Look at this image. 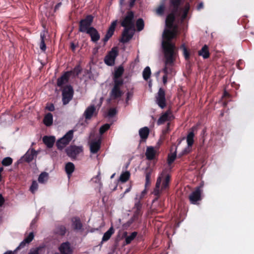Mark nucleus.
Wrapping results in <instances>:
<instances>
[{"label": "nucleus", "instance_id": "nucleus-10", "mask_svg": "<svg viewBox=\"0 0 254 254\" xmlns=\"http://www.w3.org/2000/svg\"><path fill=\"white\" fill-rule=\"evenodd\" d=\"M156 102L161 109H164L166 106V100L165 97V91L160 88L156 96Z\"/></svg>", "mask_w": 254, "mask_h": 254}, {"label": "nucleus", "instance_id": "nucleus-26", "mask_svg": "<svg viewBox=\"0 0 254 254\" xmlns=\"http://www.w3.org/2000/svg\"><path fill=\"white\" fill-rule=\"evenodd\" d=\"M96 108L94 105H91L88 107L85 111L84 115L86 120L90 119L94 112L95 111Z\"/></svg>", "mask_w": 254, "mask_h": 254}, {"label": "nucleus", "instance_id": "nucleus-62", "mask_svg": "<svg viewBox=\"0 0 254 254\" xmlns=\"http://www.w3.org/2000/svg\"><path fill=\"white\" fill-rule=\"evenodd\" d=\"M170 126V123H168L167 125L166 129L163 131L164 133H167L169 131Z\"/></svg>", "mask_w": 254, "mask_h": 254}, {"label": "nucleus", "instance_id": "nucleus-16", "mask_svg": "<svg viewBox=\"0 0 254 254\" xmlns=\"http://www.w3.org/2000/svg\"><path fill=\"white\" fill-rule=\"evenodd\" d=\"M86 33L90 36L91 40L93 43H96L100 38V34L97 30L94 27H91Z\"/></svg>", "mask_w": 254, "mask_h": 254}, {"label": "nucleus", "instance_id": "nucleus-19", "mask_svg": "<svg viewBox=\"0 0 254 254\" xmlns=\"http://www.w3.org/2000/svg\"><path fill=\"white\" fill-rule=\"evenodd\" d=\"M59 250L61 254H72V250L68 242L62 243L59 248Z\"/></svg>", "mask_w": 254, "mask_h": 254}, {"label": "nucleus", "instance_id": "nucleus-63", "mask_svg": "<svg viewBox=\"0 0 254 254\" xmlns=\"http://www.w3.org/2000/svg\"><path fill=\"white\" fill-rule=\"evenodd\" d=\"M62 5V3L61 2H59L55 6V8H54V11H56V10H57L58 9H59V8H60V7Z\"/></svg>", "mask_w": 254, "mask_h": 254}, {"label": "nucleus", "instance_id": "nucleus-36", "mask_svg": "<svg viewBox=\"0 0 254 254\" xmlns=\"http://www.w3.org/2000/svg\"><path fill=\"white\" fill-rule=\"evenodd\" d=\"M130 174L128 171L123 172L120 175L119 180L122 183H125L130 178Z\"/></svg>", "mask_w": 254, "mask_h": 254}, {"label": "nucleus", "instance_id": "nucleus-56", "mask_svg": "<svg viewBox=\"0 0 254 254\" xmlns=\"http://www.w3.org/2000/svg\"><path fill=\"white\" fill-rule=\"evenodd\" d=\"M244 64V62L242 60H239L237 63V67L239 69H243V65Z\"/></svg>", "mask_w": 254, "mask_h": 254}, {"label": "nucleus", "instance_id": "nucleus-17", "mask_svg": "<svg viewBox=\"0 0 254 254\" xmlns=\"http://www.w3.org/2000/svg\"><path fill=\"white\" fill-rule=\"evenodd\" d=\"M37 155V152L33 148L29 149L22 158V160L27 163L31 162Z\"/></svg>", "mask_w": 254, "mask_h": 254}, {"label": "nucleus", "instance_id": "nucleus-9", "mask_svg": "<svg viewBox=\"0 0 254 254\" xmlns=\"http://www.w3.org/2000/svg\"><path fill=\"white\" fill-rule=\"evenodd\" d=\"M202 190L201 187H196L189 195V199L191 204H197V202L201 200V193Z\"/></svg>", "mask_w": 254, "mask_h": 254}, {"label": "nucleus", "instance_id": "nucleus-49", "mask_svg": "<svg viewBox=\"0 0 254 254\" xmlns=\"http://www.w3.org/2000/svg\"><path fill=\"white\" fill-rule=\"evenodd\" d=\"M12 161L13 160H12V158H11L10 157H7L4 158L2 160L1 163L3 166H9L11 164V163H12Z\"/></svg>", "mask_w": 254, "mask_h": 254}, {"label": "nucleus", "instance_id": "nucleus-55", "mask_svg": "<svg viewBox=\"0 0 254 254\" xmlns=\"http://www.w3.org/2000/svg\"><path fill=\"white\" fill-rule=\"evenodd\" d=\"M73 71L76 75H78L81 71L80 66L79 65L76 66L73 69Z\"/></svg>", "mask_w": 254, "mask_h": 254}, {"label": "nucleus", "instance_id": "nucleus-31", "mask_svg": "<svg viewBox=\"0 0 254 254\" xmlns=\"http://www.w3.org/2000/svg\"><path fill=\"white\" fill-rule=\"evenodd\" d=\"M149 133V129L147 127L141 128L139 130V134L140 138L142 139L147 138Z\"/></svg>", "mask_w": 254, "mask_h": 254}, {"label": "nucleus", "instance_id": "nucleus-6", "mask_svg": "<svg viewBox=\"0 0 254 254\" xmlns=\"http://www.w3.org/2000/svg\"><path fill=\"white\" fill-rule=\"evenodd\" d=\"M94 17L92 15H87L85 18L82 19L79 22V31L80 32L86 33L89 29L92 27L91 26Z\"/></svg>", "mask_w": 254, "mask_h": 254}, {"label": "nucleus", "instance_id": "nucleus-5", "mask_svg": "<svg viewBox=\"0 0 254 254\" xmlns=\"http://www.w3.org/2000/svg\"><path fill=\"white\" fill-rule=\"evenodd\" d=\"M62 102L64 105L67 104L72 99L74 90L70 85H67L62 89Z\"/></svg>", "mask_w": 254, "mask_h": 254}, {"label": "nucleus", "instance_id": "nucleus-29", "mask_svg": "<svg viewBox=\"0 0 254 254\" xmlns=\"http://www.w3.org/2000/svg\"><path fill=\"white\" fill-rule=\"evenodd\" d=\"M53 123V116L51 113H47L43 119V123L47 127L51 126Z\"/></svg>", "mask_w": 254, "mask_h": 254}, {"label": "nucleus", "instance_id": "nucleus-51", "mask_svg": "<svg viewBox=\"0 0 254 254\" xmlns=\"http://www.w3.org/2000/svg\"><path fill=\"white\" fill-rule=\"evenodd\" d=\"M165 6L164 4L160 5L156 9V13L159 15H163L164 13Z\"/></svg>", "mask_w": 254, "mask_h": 254}, {"label": "nucleus", "instance_id": "nucleus-39", "mask_svg": "<svg viewBox=\"0 0 254 254\" xmlns=\"http://www.w3.org/2000/svg\"><path fill=\"white\" fill-rule=\"evenodd\" d=\"M181 49L183 50V55L186 60L188 61L190 58V53L184 44L181 46Z\"/></svg>", "mask_w": 254, "mask_h": 254}, {"label": "nucleus", "instance_id": "nucleus-21", "mask_svg": "<svg viewBox=\"0 0 254 254\" xmlns=\"http://www.w3.org/2000/svg\"><path fill=\"white\" fill-rule=\"evenodd\" d=\"M101 144V140L100 139L91 142L90 145V152L93 154L97 153L100 149Z\"/></svg>", "mask_w": 254, "mask_h": 254}, {"label": "nucleus", "instance_id": "nucleus-48", "mask_svg": "<svg viewBox=\"0 0 254 254\" xmlns=\"http://www.w3.org/2000/svg\"><path fill=\"white\" fill-rule=\"evenodd\" d=\"M110 127V125L109 124H106L103 126H102L99 129V133L101 135L104 134L106 131H107Z\"/></svg>", "mask_w": 254, "mask_h": 254}, {"label": "nucleus", "instance_id": "nucleus-59", "mask_svg": "<svg viewBox=\"0 0 254 254\" xmlns=\"http://www.w3.org/2000/svg\"><path fill=\"white\" fill-rule=\"evenodd\" d=\"M95 179L94 182L96 183H100V173H99L98 175L96 176L93 180Z\"/></svg>", "mask_w": 254, "mask_h": 254}, {"label": "nucleus", "instance_id": "nucleus-11", "mask_svg": "<svg viewBox=\"0 0 254 254\" xmlns=\"http://www.w3.org/2000/svg\"><path fill=\"white\" fill-rule=\"evenodd\" d=\"M134 31L135 29L124 28L122 34V38L120 39V42L124 44L129 41L132 39Z\"/></svg>", "mask_w": 254, "mask_h": 254}, {"label": "nucleus", "instance_id": "nucleus-3", "mask_svg": "<svg viewBox=\"0 0 254 254\" xmlns=\"http://www.w3.org/2000/svg\"><path fill=\"white\" fill-rule=\"evenodd\" d=\"M181 0H170L169 10L170 13L167 16L165 21L166 26L169 29H172L176 18V15L178 12Z\"/></svg>", "mask_w": 254, "mask_h": 254}, {"label": "nucleus", "instance_id": "nucleus-23", "mask_svg": "<svg viewBox=\"0 0 254 254\" xmlns=\"http://www.w3.org/2000/svg\"><path fill=\"white\" fill-rule=\"evenodd\" d=\"M137 235V232H133L131 233L129 236L127 235V232H125L124 233L123 237L125 238V241L124 243V245H127L131 243Z\"/></svg>", "mask_w": 254, "mask_h": 254}, {"label": "nucleus", "instance_id": "nucleus-8", "mask_svg": "<svg viewBox=\"0 0 254 254\" xmlns=\"http://www.w3.org/2000/svg\"><path fill=\"white\" fill-rule=\"evenodd\" d=\"M73 132L72 130H69L62 138L59 139L56 145L59 149H63L69 142L73 137Z\"/></svg>", "mask_w": 254, "mask_h": 254}, {"label": "nucleus", "instance_id": "nucleus-60", "mask_svg": "<svg viewBox=\"0 0 254 254\" xmlns=\"http://www.w3.org/2000/svg\"><path fill=\"white\" fill-rule=\"evenodd\" d=\"M4 202V198L1 194H0V207L1 206Z\"/></svg>", "mask_w": 254, "mask_h": 254}, {"label": "nucleus", "instance_id": "nucleus-47", "mask_svg": "<svg viewBox=\"0 0 254 254\" xmlns=\"http://www.w3.org/2000/svg\"><path fill=\"white\" fill-rule=\"evenodd\" d=\"M177 157L176 152H174L171 154H169L168 156V163L169 165L172 164Z\"/></svg>", "mask_w": 254, "mask_h": 254}, {"label": "nucleus", "instance_id": "nucleus-15", "mask_svg": "<svg viewBox=\"0 0 254 254\" xmlns=\"http://www.w3.org/2000/svg\"><path fill=\"white\" fill-rule=\"evenodd\" d=\"M174 118L171 110H168L161 115L158 119L157 124L158 125L164 124L166 122L171 121Z\"/></svg>", "mask_w": 254, "mask_h": 254}, {"label": "nucleus", "instance_id": "nucleus-42", "mask_svg": "<svg viewBox=\"0 0 254 254\" xmlns=\"http://www.w3.org/2000/svg\"><path fill=\"white\" fill-rule=\"evenodd\" d=\"M48 174L46 172H42L38 177V181L40 183H44L48 180Z\"/></svg>", "mask_w": 254, "mask_h": 254}, {"label": "nucleus", "instance_id": "nucleus-54", "mask_svg": "<svg viewBox=\"0 0 254 254\" xmlns=\"http://www.w3.org/2000/svg\"><path fill=\"white\" fill-rule=\"evenodd\" d=\"M134 207L135 209V210L142 211V204L140 201H137L135 203Z\"/></svg>", "mask_w": 254, "mask_h": 254}, {"label": "nucleus", "instance_id": "nucleus-22", "mask_svg": "<svg viewBox=\"0 0 254 254\" xmlns=\"http://www.w3.org/2000/svg\"><path fill=\"white\" fill-rule=\"evenodd\" d=\"M34 235L33 232L29 234L21 242L18 247H17V251L25 247L27 244H29L34 239Z\"/></svg>", "mask_w": 254, "mask_h": 254}, {"label": "nucleus", "instance_id": "nucleus-50", "mask_svg": "<svg viewBox=\"0 0 254 254\" xmlns=\"http://www.w3.org/2000/svg\"><path fill=\"white\" fill-rule=\"evenodd\" d=\"M42 249L43 247L41 246L31 249L28 254H39L40 251Z\"/></svg>", "mask_w": 254, "mask_h": 254}, {"label": "nucleus", "instance_id": "nucleus-2", "mask_svg": "<svg viewBox=\"0 0 254 254\" xmlns=\"http://www.w3.org/2000/svg\"><path fill=\"white\" fill-rule=\"evenodd\" d=\"M171 180V176L165 172H162L157 178L153 194L158 198L162 191L168 189Z\"/></svg>", "mask_w": 254, "mask_h": 254}, {"label": "nucleus", "instance_id": "nucleus-13", "mask_svg": "<svg viewBox=\"0 0 254 254\" xmlns=\"http://www.w3.org/2000/svg\"><path fill=\"white\" fill-rule=\"evenodd\" d=\"M118 23V20H115L113 21L111 25L110 26L109 29L107 30V32L104 37V38L102 39L103 42H104V44L105 45L108 41L112 37L114 33V31L115 30V28Z\"/></svg>", "mask_w": 254, "mask_h": 254}, {"label": "nucleus", "instance_id": "nucleus-53", "mask_svg": "<svg viewBox=\"0 0 254 254\" xmlns=\"http://www.w3.org/2000/svg\"><path fill=\"white\" fill-rule=\"evenodd\" d=\"M55 106L54 105L53 103H47L46 106V109L49 111L53 112L55 110Z\"/></svg>", "mask_w": 254, "mask_h": 254}, {"label": "nucleus", "instance_id": "nucleus-20", "mask_svg": "<svg viewBox=\"0 0 254 254\" xmlns=\"http://www.w3.org/2000/svg\"><path fill=\"white\" fill-rule=\"evenodd\" d=\"M123 94V92L120 88L113 87L110 93V100H116L121 98Z\"/></svg>", "mask_w": 254, "mask_h": 254}, {"label": "nucleus", "instance_id": "nucleus-44", "mask_svg": "<svg viewBox=\"0 0 254 254\" xmlns=\"http://www.w3.org/2000/svg\"><path fill=\"white\" fill-rule=\"evenodd\" d=\"M113 80H114L113 87L120 88V87L121 86H122L124 84V80L122 78H115L113 77Z\"/></svg>", "mask_w": 254, "mask_h": 254}, {"label": "nucleus", "instance_id": "nucleus-27", "mask_svg": "<svg viewBox=\"0 0 254 254\" xmlns=\"http://www.w3.org/2000/svg\"><path fill=\"white\" fill-rule=\"evenodd\" d=\"M115 233V230L113 227H111L109 230L106 232L102 239L101 244L108 241L111 237L112 235Z\"/></svg>", "mask_w": 254, "mask_h": 254}, {"label": "nucleus", "instance_id": "nucleus-64", "mask_svg": "<svg viewBox=\"0 0 254 254\" xmlns=\"http://www.w3.org/2000/svg\"><path fill=\"white\" fill-rule=\"evenodd\" d=\"M203 7V4L202 2H200V3H198V4L197 6V8L198 10H200L201 8H202Z\"/></svg>", "mask_w": 254, "mask_h": 254}, {"label": "nucleus", "instance_id": "nucleus-35", "mask_svg": "<svg viewBox=\"0 0 254 254\" xmlns=\"http://www.w3.org/2000/svg\"><path fill=\"white\" fill-rule=\"evenodd\" d=\"M72 226L75 230H79L81 229L82 224L79 218L77 217L74 218V220H73Z\"/></svg>", "mask_w": 254, "mask_h": 254}, {"label": "nucleus", "instance_id": "nucleus-4", "mask_svg": "<svg viewBox=\"0 0 254 254\" xmlns=\"http://www.w3.org/2000/svg\"><path fill=\"white\" fill-rule=\"evenodd\" d=\"M176 33L174 31L172 30V29H165L163 34V38L164 40L162 41V46L165 53V48L169 46V44L172 46V48L174 52H177L176 50V47L174 43L171 42V40L175 37Z\"/></svg>", "mask_w": 254, "mask_h": 254}, {"label": "nucleus", "instance_id": "nucleus-34", "mask_svg": "<svg viewBox=\"0 0 254 254\" xmlns=\"http://www.w3.org/2000/svg\"><path fill=\"white\" fill-rule=\"evenodd\" d=\"M55 233L62 236H64L66 233V228L63 225L58 226L55 230Z\"/></svg>", "mask_w": 254, "mask_h": 254}, {"label": "nucleus", "instance_id": "nucleus-38", "mask_svg": "<svg viewBox=\"0 0 254 254\" xmlns=\"http://www.w3.org/2000/svg\"><path fill=\"white\" fill-rule=\"evenodd\" d=\"M151 69L149 66H146L143 70L142 75L145 80H147L151 75Z\"/></svg>", "mask_w": 254, "mask_h": 254}, {"label": "nucleus", "instance_id": "nucleus-25", "mask_svg": "<svg viewBox=\"0 0 254 254\" xmlns=\"http://www.w3.org/2000/svg\"><path fill=\"white\" fill-rule=\"evenodd\" d=\"M156 154V151L154 148L152 147H148L145 152L146 159L148 160H152L154 159Z\"/></svg>", "mask_w": 254, "mask_h": 254}, {"label": "nucleus", "instance_id": "nucleus-18", "mask_svg": "<svg viewBox=\"0 0 254 254\" xmlns=\"http://www.w3.org/2000/svg\"><path fill=\"white\" fill-rule=\"evenodd\" d=\"M70 72L67 71L64 73L60 77L57 79V84L58 87L63 88V85L68 82Z\"/></svg>", "mask_w": 254, "mask_h": 254}, {"label": "nucleus", "instance_id": "nucleus-41", "mask_svg": "<svg viewBox=\"0 0 254 254\" xmlns=\"http://www.w3.org/2000/svg\"><path fill=\"white\" fill-rule=\"evenodd\" d=\"M145 186H147L150 184V178L152 171L150 169H146L145 171Z\"/></svg>", "mask_w": 254, "mask_h": 254}, {"label": "nucleus", "instance_id": "nucleus-40", "mask_svg": "<svg viewBox=\"0 0 254 254\" xmlns=\"http://www.w3.org/2000/svg\"><path fill=\"white\" fill-rule=\"evenodd\" d=\"M190 10V4L189 3L186 4L184 7L183 14L181 16V20L183 21L187 17L189 11Z\"/></svg>", "mask_w": 254, "mask_h": 254}, {"label": "nucleus", "instance_id": "nucleus-57", "mask_svg": "<svg viewBox=\"0 0 254 254\" xmlns=\"http://www.w3.org/2000/svg\"><path fill=\"white\" fill-rule=\"evenodd\" d=\"M132 93L131 92H127V93L126 103H127L129 100L132 97Z\"/></svg>", "mask_w": 254, "mask_h": 254}, {"label": "nucleus", "instance_id": "nucleus-46", "mask_svg": "<svg viewBox=\"0 0 254 254\" xmlns=\"http://www.w3.org/2000/svg\"><path fill=\"white\" fill-rule=\"evenodd\" d=\"M45 36L44 34H41L40 38H41V42L40 44V48L43 51L45 52L46 50V45L45 42Z\"/></svg>", "mask_w": 254, "mask_h": 254}, {"label": "nucleus", "instance_id": "nucleus-28", "mask_svg": "<svg viewBox=\"0 0 254 254\" xmlns=\"http://www.w3.org/2000/svg\"><path fill=\"white\" fill-rule=\"evenodd\" d=\"M198 54L199 56H202L204 59L208 58L210 56V53L208 46L206 45L203 46L201 49L198 51Z\"/></svg>", "mask_w": 254, "mask_h": 254}, {"label": "nucleus", "instance_id": "nucleus-32", "mask_svg": "<svg viewBox=\"0 0 254 254\" xmlns=\"http://www.w3.org/2000/svg\"><path fill=\"white\" fill-rule=\"evenodd\" d=\"M194 133L193 130L190 131L187 136V142L189 147H191L194 142Z\"/></svg>", "mask_w": 254, "mask_h": 254}, {"label": "nucleus", "instance_id": "nucleus-30", "mask_svg": "<svg viewBox=\"0 0 254 254\" xmlns=\"http://www.w3.org/2000/svg\"><path fill=\"white\" fill-rule=\"evenodd\" d=\"M75 170V166L73 163L68 162L65 166V171L68 177L69 178Z\"/></svg>", "mask_w": 254, "mask_h": 254}, {"label": "nucleus", "instance_id": "nucleus-45", "mask_svg": "<svg viewBox=\"0 0 254 254\" xmlns=\"http://www.w3.org/2000/svg\"><path fill=\"white\" fill-rule=\"evenodd\" d=\"M38 189V184L36 181H33L29 190L32 194H35Z\"/></svg>", "mask_w": 254, "mask_h": 254}, {"label": "nucleus", "instance_id": "nucleus-12", "mask_svg": "<svg viewBox=\"0 0 254 254\" xmlns=\"http://www.w3.org/2000/svg\"><path fill=\"white\" fill-rule=\"evenodd\" d=\"M117 56V51L114 49H112L105 58L104 62L105 64L110 66L114 65L115 64V59Z\"/></svg>", "mask_w": 254, "mask_h": 254}, {"label": "nucleus", "instance_id": "nucleus-52", "mask_svg": "<svg viewBox=\"0 0 254 254\" xmlns=\"http://www.w3.org/2000/svg\"><path fill=\"white\" fill-rule=\"evenodd\" d=\"M117 113V111L116 108H110L108 112V116L110 118L113 117L114 116L116 115Z\"/></svg>", "mask_w": 254, "mask_h": 254}, {"label": "nucleus", "instance_id": "nucleus-7", "mask_svg": "<svg viewBox=\"0 0 254 254\" xmlns=\"http://www.w3.org/2000/svg\"><path fill=\"white\" fill-rule=\"evenodd\" d=\"M134 14L132 11H128L121 22V25L124 28L134 29Z\"/></svg>", "mask_w": 254, "mask_h": 254}, {"label": "nucleus", "instance_id": "nucleus-43", "mask_svg": "<svg viewBox=\"0 0 254 254\" xmlns=\"http://www.w3.org/2000/svg\"><path fill=\"white\" fill-rule=\"evenodd\" d=\"M136 26L138 31H140L143 29L144 27V21L142 18H139L136 22Z\"/></svg>", "mask_w": 254, "mask_h": 254}, {"label": "nucleus", "instance_id": "nucleus-61", "mask_svg": "<svg viewBox=\"0 0 254 254\" xmlns=\"http://www.w3.org/2000/svg\"><path fill=\"white\" fill-rule=\"evenodd\" d=\"M135 1L136 0H130L129 4L130 8L134 6Z\"/></svg>", "mask_w": 254, "mask_h": 254}, {"label": "nucleus", "instance_id": "nucleus-37", "mask_svg": "<svg viewBox=\"0 0 254 254\" xmlns=\"http://www.w3.org/2000/svg\"><path fill=\"white\" fill-rule=\"evenodd\" d=\"M124 67L122 66H119L117 69L115 70L113 77L115 78H121L124 73Z\"/></svg>", "mask_w": 254, "mask_h": 254}, {"label": "nucleus", "instance_id": "nucleus-58", "mask_svg": "<svg viewBox=\"0 0 254 254\" xmlns=\"http://www.w3.org/2000/svg\"><path fill=\"white\" fill-rule=\"evenodd\" d=\"M168 78H169V76L165 74L163 75L162 79L164 85H166L167 84Z\"/></svg>", "mask_w": 254, "mask_h": 254}, {"label": "nucleus", "instance_id": "nucleus-24", "mask_svg": "<svg viewBox=\"0 0 254 254\" xmlns=\"http://www.w3.org/2000/svg\"><path fill=\"white\" fill-rule=\"evenodd\" d=\"M44 143L48 148H52L55 142V137L54 136H44L43 138Z\"/></svg>", "mask_w": 254, "mask_h": 254}, {"label": "nucleus", "instance_id": "nucleus-1", "mask_svg": "<svg viewBox=\"0 0 254 254\" xmlns=\"http://www.w3.org/2000/svg\"><path fill=\"white\" fill-rule=\"evenodd\" d=\"M168 47L165 48V66L162 69L164 74L169 76L171 78L175 75V70L174 68V63L177 55V52H174L172 46L168 44Z\"/></svg>", "mask_w": 254, "mask_h": 254}, {"label": "nucleus", "instance_id": "nucleus-14", "mask_svg": "<svg viewBox=\"0 0 254 254\" xmlns=\"http://www.w3.org/2000/svg\"><path fill=\"white\" fill-rule=\"evenodd\" d=\"M82 146H71L66 149L67 155L71 158H76V156L82 152Z\"/></svg>", "mask_w": 254, "mask_h": 254}, {"label": "nucleus", "instance_id": "nucleus-33", "mask_svg": "<svg viewBox=\"0 0 254 254\" xmlns=\"http://www.w3.org/2000/svg\"><path fill=\"white\" fill-rule=\"evenodd\" d=\"M142 211L135 210L132 217L128 222L129 223H132L133 222L137 221L139 218L142 216Z\"/></svg>", "mask_w": 254, "mask_h": 254}]
</instances>
